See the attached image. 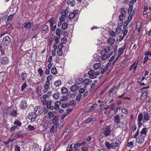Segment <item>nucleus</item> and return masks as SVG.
<instances>
[{"label":"nucleus","instance_id":"nucleus-42","mask_svg":"<svg viewBox=\"0 0 151 151\" xmlns=\"http://www.w3.org/2000/svg\"><path fill=\"white\" fill-rule=\"evenodd\" d=\"M99 58V56L97 54H95L93 55L92 60L93 61H97Z\"/></svg>","mask_w":151,"mask_h":151},{"label":"nucleus","instance_id":"nucleus-26","mask_svg":"<svg viewBox=\"0 0 151 151\" xmlns=\"http://www.w3.org/2000/svg\"><path fill=\"white\" fill-rule=\"evenodd\" d=\"M71 129L72 128L69 127L63 133V135L66 136L68 135L69 133L70 132Z\"/></svg>","mask_w":151,"mask_h":151},{"label":"nucleus","instance_id":"nucleus-20","mask_svg":"<svg viewBox=\"0 0 151 151\" xmlns=\"http://www.w3.org/2000/svg\"><path fill=\"white\" fill-rule=\"evenodd\" d=\"M67 3L68 5L71 6H74L76 4V1L75 0H68Z\"/></svg>","mask_w":151,"mask_h":151},{"label":"nucleus","instance_id":"nucleus-52","mask_svg":"<svg viewBox=\"0 0 151 151\" xmlns=\"http://www.w3.org/2000/svg\"><path fill=\"white\" fill-rule=\"evenodd\" d=\"M27 86V84L26 83V82H25L24 83L23 85H22L21 86V90L22 91H23L24 89Z\"/></svg>","mask_w":151,"mask_h":151},{"label":"nucleus","instance_id":"nucleus-6","mask_svg":"<svg viewBox=\"0 0 151 151\" xmlns=\"http://www.w3.org/2000/svg\"><path fill=\"white\" fill-rule=\"evenodd\" d=\"M126 12L125 11V9L123 8H122L121 9V14L119 15V20L121 21H123V20L124 18L126 16Z\"/></svg>","mask_w":151,"mask_h":151},{"label":"nucleus","instance_id":"nucleus-28","mask_svg":"<svg viewBox=\"0 0 151 151\" xmlns=\"http://www.w3.org/2000/svg\"><path fill=\"white\" fill-rule=\"evenodd\" d=\"M78 89V86L77 85H73L70 87V90L73 91H77Z\"/></svg>","mask_w":151,"mask_h":151},{"label":"nucleus","instance_id":"nucleus-56","mask_svg":"<svg viewBox=\"0 0 151 151\" xmlns=\"http://www.w3.org/2000/svg\"><path fill=\"white\" fill-rule=\"evenodd\" d=\"M61 42L63 43H65L67 41V39L65 37H63L61 39Z\"/></svg>","mask_w":151,"mask_h":151},{"label":"nucleus","instance_id":"nucleus-31","mask_svg":"<svg viewBox=\"0 0 151 151\" xmlns=\"http://www.w3.org/2000/svg\"><path fill=\"white\" fill-rule=\"evenodd\" d=\"M101 65V64L100 63H96L93 66L94 69L95 70L98 69L100 68Z\"/></svg>","mask_w":151,"mask_h":151},{"label":"nucleus","instance_id":"nucleus-49","mask_svg":"<svg viewBox=\"0 0 151 151\" xmlns=\"http://www.w3.org/2000/svg\"><path fill=\"white\" fill-rule=\"evenodd\" d=\"M28 128L30 131H33L35 130L34 127L33 126L30 125L28 126Z\"/></svg>","mask_w":151,"mask_h":151},{"label":"nucleus","instance_id":"nucleus-18","mask_svg":"<svg viewBox=\"0 0 151 151\" xmlns=\"http://www.w3.org/2000/svg\"><path fill=\"white\" fill-rule=\"evenodd\" d=\"M9 62V59L7 57H4L1 60V63L4 65L6 64Z\"/></svg>","mask_w":151,"mask_h":151},{"label":"nucleus","instance_id":"nucleus-25","mask_svg":"<svg viewBox=\"0 0 151 151\" xmlns=\"http://www.w3.org/2000/svg\"><path fill=\"white\" fill-rule=\"evenodd\" d=\"M123 30L124 31L123 36L122 37L121 39H119V41H121L124 38V37L126 35L128 32L127 27L125 28H123Z\"/></svg>","mask_w":151,"mask_h":151},{"label":"nucleus","instance_id":"nucleus-4","mask_svg":"<svg viewBox=\"0 0 151 151\" xmlns=\"http://www.w3.org/2000/svg\"><path fill=\"white\" fill-rule=\"evenodd\" d=\"M105 145L108 149L109 150L111 148H114L115 147H117L119 145V144L116 142L110 143L109 142H106Z\"/></svg>","mask_w":151,"mask_h":151},{"label":"nucleus","instance_id":"nucleus-10","mask_svg":"<svg viewBox=\"0 0 151 151\" xmlns=\"http://www.w3.org/2000/svg\"><path fill=\"white\" fill-rule=\"evenodd\" d=\"M143 122H147L150 119V116L149 114L145 112L143 114Z\"/></svg>","mask_w":151,"mask_h":151},{"label":"nucleus","instance_id":"nucleus-47","mask_svg":"<svg viewBox=\"0 0 151 151\" xmlns=\"http://www.w3.org/2000/svg\"><path fill=\"white\" fill-rule=\"evenodd\" d=\"M123 23V21L119 20L117 23V25L119 27H121Z\"/></svg>","mask_w":151,"mask_h":151},{"label":"nucleus","instance_id":"nucleus-50","mask_svg":"<svg viewBox=\"0 0 151 151\" xmlns=\"http://www.w3.org/2000/svg\"><path fill=\"white\" fill-rule=\"evenodd\" d=\"M108 69L107 67H104L103 68L101 69V72L102 74H103Z\"/></svg>","mask_w":151,"mask_h":151},{"label":"nucleus","instance_id":"nucleus-60","mask_svg":"<svg viewBox=\"0 0 151 151\" xmlns=\"http://www.w3.org/2000/svg\"><path fill=\"white\" fill-rule=\"evenodd\" d=\"M63 46L62 43L59 44L58 45V50H62V49L63 48Z\"/></svg>","mask_w":151,"mask_h":151},{"label":"nucleus","instance_id":"nucleus-45","mask_svg":"<svg viewBox=\"0 0 151 151\" xmlns=\"http://www.w3.org/2000/svg\"><path fill=\"white\" fill-rule=\"evenodd\" d=\"M121 108V106H117L115 107L114 109V114H116L117 112L118 109H120Z\"/></svg>","mask_w":151,"mask_h":151},{"label":"nucleus","instance_id":"nucleus-35","mask_svg":"<svg viewBox=\"0 0 151 151\" xmlns=\"http://www.w3.org/2000/svg\"><path fill=\"white\" fill-rule=\"evenodd\" d=\"M14 125H16L17 126H21L22 124L21 122L18 119L16 120L14 122Z\"/></svg>","mask_w":151,"mask_h":151},{"label":"nucleus","instance_id":"nucleus-22","mask_svg":"<svg viewBox=\"0 0 151 151\" xmlns=\"http://www.w3.org/2000/svg\"><path fill=\"white\" fill-rule=\"evenodd\" d=\"M68 10L67 9L62 10L61 15L62 17L67 18L68 16Z\"/></svg>","mask_w":151,"mask_h":151},{"label":"nucleus","instance_id":"nucleus-7","mask_svg":"<svg viewBox=\"0 0 151 151\" xmlns=\"http://www.w3.org/2000/svg\"><path fill=\"white\" fill-rule=\"evenodd\" d=\"M2 42L4 45H8L11 42V40L9 36H7L4 37Z\"/></svg>","mask_w":151,"mask_h":151},{"label":"nucleus","instance_id":"nucleus-53","mask_svg":"<svg viewBox=\"0 0 151 151\" xmlns=\"http://www.w3.org/2000/svg\"><path fill=\"white\" fill-rule=\"evenodd\" d=\"M57 54L59 56H61L63 55V52L62 50H58L57 52Z\"/></svg>","mask_w":151,"mask_h":151},{"label":"nucleus","instance_id":"nucleus-29","mask_svg":"<svg viewBox=\"0 0 151 151\" xmlns=\"http://www.w3.org/2000/svg\"><path fill=\"white\" fill-rule=\"evenodd\" d=\"M52 73L54 75H56L58 73L57 71L56 68L55 67H53L51 70Z\"/></svg>","mask_w":151,"mask_h":151},{"label":"nucleus","instance_id":"nucleus-17","mask_svg":"<svg viewBox=\"0 0 151 151\" xmlns=\"http://www.w3.org/2000/svg\"><path fill=\"white\" fill-rule=\"evenodd\" d=\"M142 24L140 22H137L136 26V29L138 30L139 33H140L141 31Z\"/></svg>","mask_w":151,"mask_h":151},{"label":"nucleus","instance_id":"nucleus-3","mask_svg":"<svg viewBox=\"0 0 151 151\" xmlns=\"http://www.w3.org/2000/svg\"><path fill=\"white\" fill-rule=\"evenodd\" d=\"M100 132L103 133L105 136H107L109 135L111 132V130L110 127L107 126L104 128L101 129Z\"/></svg>","mask_w":151,"mask_h":151},{"label":"nucleus","instance_id":"nucleus-39","mask_svg":"<svg viewBox=\"0 0 151 151\" xmlns=\"http://www.w3.org/2000/svg\"><path fill=\"white\" fill-rule=\"evenodd\" d=\"M52 77L53 76L52 75L48 76L46 78L47 81L46 82L50 83L49 81L52 79Z\"/></svg>","mask_w":151,"mask_h":151},{"label":"nucleus","instance_id":"nucleus-40","mask_svg":"<svg viewBox=\"0 0 151 151\" xmlns=\"http://www.w3.org/2000/svg\"><path fill=\"white\" fill-rule=\"evenodd\" d=\"M68 24L66 22H64L63 24L62 25V28L63 29H65L68 27Z\"/></svg>","mask_w":151,"mask_h":151},{"label":"nucleus","instance_id":"nucleus-15","mask_svg":"<svg viewBox=\"0 0 151 151\" xmlns=\"http://www.w3.org/2000/svg\"><path fill=\"white\" fill-rule=\"evenodd\" d=\"M27 106V104L25 101H22L20 104V108L22 109H25Z\"/></svg>","mask_w":151,"mask_h":151},{"label":"nucleus","instance_id":"nucleus-55","mask_svg":"<svg viewBox=\"0 0 151 151\" xmlns=\"http://www.w3.org/2000/svg\"><path fill=\"white\" fill-rule=\"evenodd\" d=\"M58 120V119L57 117L56 116H55L52 119V122L56 124L57 123Z\"/></svg>","mask_w":151,"mask_h":151},{"label":"nucleus","instance_id":"nucleus-37","mask_svg":"<svg viewBox=\"0 0 151 151\" xmlns=\"http://www.w3.org/2000/svg\"><path fill=\"white\" fill-rule=\"evenodd\" d=\"M37 71L38 73V76L40 77H41L43 73L42 69L41 68H40Z\"/></svg>","mask_w":151,"mask_h":151},{"label":"nucleus","instance_id":"nucleus-8","mask_svg":"<svg viewBox=\"0 0 151 151\" xmlns=\"http://www.w3.org/2000/svg\"><path fill=\"white\" fill-rule=\"evenodd\" d=\"M37 115L34 113H31L29 114L28 116V118L31 120L32 122H34L36 119Z\"/></svg>","mask_w":151,"mask_h":151},{"label":"nucleus","instance_id":"nucleus-13","mask_svg":"<svg viewBox=\"0 0 151 151\" xmlns=\"http://www.w3.org/2000/svg\"><path fill=\"white\" fill-rule=\"evenodd\" d=\"M138 62H135L131 66L129 69V71H131L133 69L134 70H135L137 69V65L138 64Z\"/></svg>","mask_w":151,"mask_h":151},{"label":"nucleus","instance_id":"nucleus-57","mask_svg":"<svg viewBox=\"0 0 151 151\" xmlns=\"http://www.w3.org/2000/svg\"><path fill=\"white\" fill-rule=\"evenodd\" d=\"M60 36H59V37H55L54 40L55 41V42L56 44H58L59 42V39L60 38Z\"/></svg>","mask_w":151,"mask_h":151},{"label":"nucleus","instance_id":"nucleus-38","mask_svg":"<svg viewBox=\"0 0 151 151\" xmlns=\"http://www.w3.org/2000/svg\"><path fill=\"white\" fill-rule=\"evenodd\" d=\"M90 80L88 78H86L84 80L83 83L85 85H88L90 84Z\"/></svg>","mask_w":151,"mask_h":151},{"label":"nucleus","instance_id":"nucleus-23","mask_svg":"<svg viewBox=\"0 0 151 151\" xmlns=\"http://www.w3.org/2000/svg\"><path fill=\"white\" fill-rule=\"evenodd\" d=\"M113 48V47L112 46L110 45L106 48L104 49V51L105 53H106L109 52L110 50H112Z\"/></svg>","mask_w":151,"mask_h":151},{"label":"nucleus","instance_id":"nucleus-62","mask_svg":"<svg viewBox=\"0 0 151 151\" xmlns=\"http://www.w3.org/2000/svg\"><path fill=\"white\" fill-rule=\"evenodd\" d=\"M70 105L72 106H75L76 105V102L75 101L72 100L70 102Z\"/></svg>","mask_w":151,"mask_h":151},{"label":"nucleus","instance_id":"nucleus-34","mask_svg":"<svg viewBox=\"0 0 151 151\" xmlns=\"http://www.w3.org/2000/svg\"><path fill=\"white\" fill-rule=\"evenodd\" d=\"M61 84V82L60 80L56 81L54 82V85L56 87L59 86Z\"/></svg>","mask_w":151,"mask_h":151},{"label":"nucleus","instance_id":"nucleus-43","mask_svg":"<svg viewBox=\"0 0 151 151\" xmlns=\"http://www.w3.org/2000/svg\"><path fill=\"white\" fill-rule=\"evenodd\" d=\"M93 118H88L84 121V123H89L93 121Z\"/></svg>","mask_w":151,"mask_h":151},{"label":"nucleus","instance_id":"nucleus-33","mask_svg":"<svg viewBox=\"0 0 151 151\" xmlns=\"http://www.w3.org/2000/svg\"><path fill=\"white\" fill-rule=\"evenodd\" d=\"M10 109L9 108H5L3 114H4L6 116L7 115L9 114V112Z\"/></svg>","mask_w":151,"mask_h":151},{"label":"nucleus","instance_id":"nucleus-61","mask_svg":"<svg viewBox=\"0 0 151 151\" xmlns=\"http://www.w3.org/2000/svg\"><path fill=\"white\" fill-rule=\"evenodd\" d=\"M68 106L69 104H68L66 103H64L63 104L61 105V107L62 108H65V107H68Z\"/></svg>","mask_w":151,"mask_h":151},{"label":"nucleus","instance_id":"nucleus-41","mask_svg":"<svg viewBox=\"0 0 151 151\" xmlns=\"http://www.w3.org/2000/svg\"><path fill=\"white\" fill-rule=\"evenodd\" d=\"M109 56L107 55L106 54H104L101 57V59L102 60H106L107 58H109Z\"/></svg>","mask_w":151,"mask_h":151},{"label":"nucleus","instance_id":"nucleus-64","mask_svg":"<svg viewBox=\"0 0 151 151\" xmlns=\"http://www.w3.org/2000/svg\"><path fill=\"white\" fill-rule=\"evenodd\" d=\"M81 150L82 151H88V147H82Z\"/></svg>","mask_w":151,"mask_h":151},{"label":"nucleus","instance_id":"nucleus-32","mask_svg":"<svg viewBox=\"0 0 151 151\" xmlns=\"http://www.w3.org/2000/svg\"><path fill=\"white\" fill-rule=\"evenodd\" d=\"M115 42V40L112 38H110L107 40V42L111 45L114 44Z\"/></svg>","mask_w":151,"mask_h":151},{"label":"nucleus","instance_id":"nucleus-21","mask_svg":"<svg viewBox=\"0 0 151 151\" xmlns=\"http://www.w3.org/2000/svg\"><path fill=\"white\" fill-rule=\"evenodd\" d=\"M114 120L115 123L118 124L121 122L119 115H117L114 117Z\"/></svg>","mask_w":151,"mask_h":151},{"label":"nucleus","instance_id":"nucleus-51","mask_svg":"<svg viewBox=\"0 0 151 151\" xmlns=\"http://www.w3.org/2000/svg\"><path fill=\"white\" fill-rule=\"evenodd\" d=\"M27 77V75L26 73H22L21 75V77L22 78V80H24L25 79V78Z\"/></svg>","mask_w":151,"mask_h":151},{"label":"nucleus","instance_id":"nucleus-14","mask_svg":"<svg viewBox=\"0 0 151 151\" xmlns=\"http://www.w3.org/2000/svg\"><path fill=\"white\" fill-rule=\"evenodd\" d=\"M147 131L148 128L144 127L142 129L140 132H139V134L143 135L145 137L146 135Z\"/></svg>","mask_w":151,"mask_h":151},{"label":"nucleus","instance_id":"nucleus-24","mask_svg":"<svg viewBox=\"0 0 151 151\" xmlns=\"http://www.w3.org/2000/svg\"><path fill=\"white\" fill-rule=\"evenodd\" d=\"M31 23L29 22L24 23V27L26 29H29L31 28Z\"/></svg>","mask_w":151,"mask_h":151},{"label":"nucleus","instance_id":"nucleus-5","mask_svg":"<svg viewBox=\"0 0 151 151\" xmlns=\"http://www.w3.org/2000/svg\"><path fill=\"white\" fill-rule=\"evenodd\" d=\"M34 111L37 115H40L43 112V108L40 106H36L34 109Z\"/></svg>","mask_w":151,"mask_h":151},{"label":"nucleus","instance_id":"nucleus-11","mask_svg":"<svg viewBox=\"0 0 151 151\" xmlns=\"http://www.w3.org/2000/svg\"><path fill=\"white\" fill-rule=\"evenodd\" d=\"M125 45L123 47L119 48L118 50V52L119 53L118 54V58H116L114 62L117 60L118 58H119L121 55L124 52V51L126 48V46Z\"/></svg>","mask_w":151,"mask_h":151},{"label":"nucleus","instance_id":"nucleus-54","mask_svg":"<svg viewBox=\"0 0 151 151\" xmlns=\"http://www.w3.org/2000/svg\"><path fill=\"white\" fill-rule=\"evenodd\" d=\"M48 28V26L47 25H45L43 26L42 28V30L43 31H45L47 30Z\"/></svg>","mask_w":151,"mask_h":151},{"label":"nucleus","instance_id":"nucleus-9","mask_svg":"<svg viewBox=\"0 0 151 151\" xmlns=\"http://www.w3.org/2000/svg\"><path fill=\"white\" fill-rule=\"evenodd\" d=\"M50 83H48L47 82H45V84H44L43 86L44 89L43 91L44 93H45L48 91V89L50 88Z\"/></svg>","mask_w":151,"mask_h":151},{"label":"nucleus","instance_id":"nucleus-27","mask_svg":"<svg viewBox=\"0 0 151 151\" xmlns=\"http://www.w3.org/2000/svg\"><path fill=\"white\" fill-rule=\"evenodd\" d=\"M60 93L59 92H56L52 95V97L55 100L58 99L60 97Z\"/></svg>","mask_w":151,"mask_h":151},{"label":"nucleus","instance_id":"nucleus-16","mask_svg":"<svg viewBox=\"0 0 151 151\" xmlns=\"http://www.w3.org/2000/svg\"><path fill=\"white\" fill-rule=\"evenodd\" d=\"M10 114L13 117H16L17 116V111L13 109L10 108L9 109Z\"/></svg>","mask_w":151,"mask_h":151},{"label":"nucleus","instance_id":"nucleus-59","mask_svg":"<svg viewBox=\"0 0 151 151\" xmlns=\"http://www.w3.org/2000/svg\"><path fill=\"white\" fill-rule=\"evenodd\" d=\"M15 151H20V147L17 145H15L14 148Z\"/></svg>","mask_w":151,"mask_h":151},{"label":"nucleus","instance_id":"nucleus-2","mask_svg":"<svg viewBox=\"0 0 151 151\" xmlns=\"http://www.w3.org/2000/svg\"><path fill=\"white\" fill-rule=\"evenodd\" d=\"M99 74V71H96L95 72L94 70H90L88 72L89 78L90 79H94L96 78Z\"/></svg>","mask_w":151,"mask_h":151},{"label":"nucleus","instance_id":"nucleus-36","mask_svg":"<svg viewBox=\"0 0 151 151\" xmlns=\"http://www.w3.org/2000/svg\"><path fill=\"white\" fill-rule=\"evenodd\" d=\"M61 92L63 94H65L68 92V89L64 87H63L61 89Z\"/></svg>","mask_w":151,"mask_h":151},{"label":"nucleus","instance_id":"nucleus-19","mask_svg":"<svg viewBox=\"0 0 151 151\" xmlns=\"http://www.w3.org/2000/svg\"><path fill=\"white\" fill-rule=\"evenodd\" d=\"M86 142L85 141H83L81 143L77 142V143L75 144L74 145L73 148H77L83 145L86 144Z\"/></svg>","mask_w":151,"mask_h":151},{"label":"nucleus","instance_id":"nucleus-1","mask_svg":"<svg viewBox=\"0 0 151 151\" xmlns=\"http://www.w3.org/2000/svg\"><path fill=\"white\" fill-rule=\"evenodd\" d=\"M145 137L143 135L139 134V131L138 129L137 130L135 134L133 136V138H136V142L140 144L144 142Z\"/></svg>","mask_w":151,"mask_h":151},{"label":"nucleus","instance_id":"nucleus-12","mask_svg":"<svg viewBox=\"0 0 151 151\" xmlns=\"http://www.w3.org/2000/svg\"><path fill=\"white\" fill-rule=\"evenodd\" d=\"M143 114L142 113H139L138 116V124L139 127L142 124L141 123V122L143 120Z\"/></svg>","mask_w":151,"mask_h":151},{"label":"nucleus","instance_id":"nucleus-30","mask_svg":"<svg viewBox=\"0 0 151 151\" xmlns=\"http://www.w3.org/2000/svg\"><path fill=\"white\" fill-rule=\"evenodd\" d=\"M77 14H76V12H73L70 13L68 17L70 19H71L73 18Z\"/></svg>","mask_w":151,"mask_h":151},{"label":"nucleus","instance_id":"nucleus-58","mask_svg":"<svg viewBox=\"0 0 151 151\" xmlns=\"http://www.w3.org/2000/svg\"><path fill=\"white\" fill-rule=\"evenodd\" d=\"M79 92L81 94L85 92V89L84 88H82L79 89Z\"/></svg>","mask_w":151,"mask_h":151},{"label":"nucleus","instance_id":"nucleus-63","mask_svg":"<svg viewBox=\"0 0 151 151\" xmlns=\"http://www.w3.org/2000/svg\"><path fill=\"white\" fill-rule=\"evenodd\" d=\"M55 131V127L53 125H52L50 129V132L51 133L54 134Z\"/></svg>","mask_w":151,"mask_h":151},{"label":"nucleus","instance_id":"nucleus-48","mask_svg":"<svg viewBox=\"0 0 151 151\" xmlns=\"http://www.w3.org/2000/svg\"><path fill=\"white\" fill-rule=\"evenodd\" d=\"M22 135L23 134L22 132L21 131L18 132L16 134V136L18 137H20L22 136Z\"/></svg>","mask_w":151,"mask_h":151},{"label":"nucleus","instance_id":"nucleus-46","mask_svg":"<svg viewBox=\"0 0 151 151\" xmlns=\"http://www.w3.org/2000/svg\"><path fill=\"white\" fill-rule=\"evenodd\" d=\"M82 95L80 94H78V95L76 96V101H80V100L81 99V97H82Z\"/></svg>","mask_w":151,"mask_h":151},{"label":"nucleus","instance_id":"nucleus-44","mask_svg":"<svg viewBox=\"0 0 151 151\" xmlns=\"http://www.w3.org/2000/svg\"><path fill=\"white\" fill-rule=\"evenodd\" d=\"M48 22H49L50 24V27H52L54 24V21L52 19V17L50 19H49Z\"/></svg>","mask_w":151,"mask_h":151}]
</instances>
